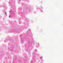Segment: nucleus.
<instances>
[{
	"label": "nucleus",
	"mask_w": 63,
	"mask_h": 63,
	"mask_svg": "<svg viewBox=\"0 0 63 63\" xmlns=\"http://www.w3.org/2000/svg\"><path fill=\"white\" fill-rule=\"evenodd\" d=\"M5 13L6 14V15H7V13H6L5 12Z\"/></svg>",
	"instance_id": "1"
}]
</instances>
